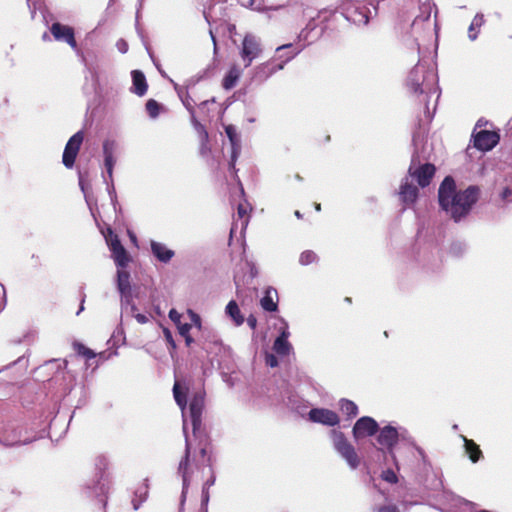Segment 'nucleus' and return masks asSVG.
Masks as SVG:
<instances>
[{
    "instance_id": "obj_1",
    "label": "nucleus",
    "mask_w": 512,
    "mask_h": 512,
    "mask_svg": "<svg viewBox=\"0 0 512 512\" xmlns=\"http://www.w3.org/2000/svg\"><path fill=\"white\" fill-rule=\"evenodd\" d=\"M479 195L480 188L476 185L457 192L453 177L446 176L439 186L438 202L442 210L458 223L469 215Z\"/></svg>"
},
{
    "instance_id": "obj_2",
    "label": "nucleus",
    "mask_w": 512,
    "mask_h": 512,
    "mask_svg": "<svg viewBox=\"0 0 512 512\" xmlns=\"http://www.w3.org/2000/svg\"><path fill=\"white\" fill-rule=\"evenodd\" d=\"M407 87L415 94L423 96L424 113L432 120L439 97L438 75L433 64L418 62L409 72Z\"/></svg>"
},
{
    "instance_id": "obj_3",
    "label": "nucleus",
    "mask_w": 512,
    "mask_h": 512,
    "mask_svg": "<svg viewBox=\"0 0 512 512\" xmlns=\"http://www.w3.org/2000/svg\"><path fill=\"white\" fill-rule=\"evenodd\" d=\"M173 396L174 399L181 409L182 417H183V431L185 434V437H187L186 434V425H187V415H186V409H187V398L186 394L181 390L180 385L176 382L173 386ZM194 472V467L190 463V445L188 442V438H186V445H185V454L183 458L181 459L179 466H178V474L182 478V492L180 497V508L179 512H183L184 504L187 497L188 488L191 482V477Z\"/></svg>"
},
{
    "instance_id": "obj_4",
    "label": "nucleus",
    "mask_w": 512,
    "mask_h": 512,
    "mask_svg": "<svg viewBox=\"0 0 512 512\" xmlns=\"http://www.w3.org/2000/svg\"><path fill=\"white\" fill-rule=\"evenodd\" d=\"M201 348L210 357L211 364L216 363L219 368H225L232 358L230 347L224 345L218 334L211 329L204 328Z\"/></svg>"
},
{
    "instance_id": "obj_5",
    "label": "nucleus",
    "mask_w": 512,
    "mask_h": 512,
    "mask_svg": "<svg viewBox=\"0 0 512 512\" xmlns=\"http://www.w3.org/2000/svg\"><path fill=\"white\" fill-rule=\"evenodd\" d=\"M109 464L108 458L105 455H99L95 459V467L97 473L95 478L85 483L83 487V494L88 498H97L99 502L106 506V494L108 486L104 482V472Z\"/></svg>"
},
{
    "instance_id": "obj_6",
    "label": "nucleus",
    "mask_w": 512,
    "mask_h": 512,
    "mask_svg": "<svg viewBox=\"0 0 512 512\" xmlns=\"http://www.w3.org/2000/svg\"><path fill=\"white\" fill-rule=\"evenodd\" d=\"M407 430L402 427H395L392 425H386L382 428L379 427L377 432V443L379 444L378 450L383 451L388 454L393 460L394 464L397 465L396 455L394 453V448L399 442V439H405V435Z\"/></svg>"
},
{
    "instance_id": "obj_7",
    "label": "nucleus",
    "mask_w": 512,
    "mask_h": 512,
    "mask_svg": "<svg viewBox=\"0 0 512 512\" xmlns=\"http://www.w3.org/2000/svg\"><path fill=\"white\" fill-rule=\"evenodd\" d=\"M330 437L332 439L333 448L344 459L347 465L355 470L360 465V457L358 456L355 447L347 440L343 432L338 430H331Z\"/></svg>"
},
{
    "instance_id": "obj_8",
    "label": "nucleus",
    "mask_w": 512,
    "mask_h": 512,
    "mask_svg": "<svg viewBox=\"0 0 512 512\" xmlns=\"http://www.w3.org/2000/svg\"><path fill=\"white\" fill-rule=\"evenodd\" d=\"M436 168L431 163H420L419 156L414 153L411 158V162L408 168L406 176L415 179L417 184L421 188H425L430 185L432 178L434 177Z\"/></svg>"
},
{
    "instance_id": "obj_9",
    "label": "nucleus",
    "mask_w": 512,
    "mask_h": 512,
    "mask_svg": "<svg viewBox=\"0 0 512 512\" xmlns=\"http://www.w3.org/2000/svg\"><path fill=\"white\" fill-rule=\"evenodd\" d=\"M103 156H104V167L107 173L108 178L110 179V183L107 182L106 177L103 175L104 182L107 184V192L110 196L111 202L113 204L117 201L116 191L113 184V169L116 163L115 159V150H116V142L114 140H105L102 145Z\"/></svg>"
},
{
    "instance_id": "obj_10",
    "label": "nucleus",
    "mask_w": 512,
    "mask_h": 512,
    "mask_svg": "<svg viewBox=\"0 0 512 512\" xmlns=\"http://www.w3.org/2000/svg\"><path fill=\"white\" fill-rule=\"evenodd\" d=\"M301 51L302 48L296 49L294 52H291L282 62L277 64H275V59H271L256 66L253 70L252 80L258 83L265 82L273 74L284 69L285 65L294 59Z\"/></svg>"
},
{
    "instance_id": "obj_11",
    "label": "nucleus",
    "mask_w": 512,
    "mask_h": 512,
    "mask_svg": "<svg viewBox=\"0 0 512 512\" xmlns=\"http://www.w3.org/2000/svg\"><path fill=\"white\" fill-rule=\"evenodd\" d=\"M261 53L262 45L260 39L253 34L245 35L240 49V56L244 62V67H249Z\"/></svg>"
},
{
    "instance_id": "obj_12",
    "label": "nucleus",
    "mask_w": 512,
    "mask_h": 512,
    "mask_svg": "<svg viewBox=\"0 0 512 512\" xmlns=\"http://www.w3.org/2000/svg\"><path fill=\"white\" fill-rule=\"evenodd\" d=\"M83 140L84 132L82 130L76 132L69 138L68 142L65 145L62 156V163L66 168L70 169L74 166L76 157L83 143Z\"/></svg>"
},
{
    "instance_id": "obj_13",
    "label": "nucleus",
    "mask_w": 512,
    "mask_h": 512,
    "mask_svg": "<svg viewBox=\"0 0 512 512\" xmlns=\"http://www.w3.org/2000/svg\"><path fill=\"white\" fill-rule=\"evenodd\" d=\"M225 133L229 139V142L231 144V159L229 162V170L233 171L235 174V178L239 180L237 176V169H236V161L241 153V138L239 134L237 133L236 127L233 125H227L225 126ZM240 182V181H238ZM241 184V183H239ZM241 193H244V189L242 185H240Z\"/></svg>"
},
{
    "instance_id": "obj_14",
    "label": "nucleus",
    "mask_w": 512,
    "mask_h": 512,
    "mask_svg": "<svg viewBox=\"0 0 512 512\" xmlns=\"http://www.w3.org/2000/svg\"><path fill=\"white\" fill-rule=\"evenodd\" d=\"M324 33V27H319L315 17H311L306 26L300 31L297 36L298 42L302 43L298 45V48L302 50L317 41Z\"/></svg>"
},
{
    "instance_id": "obj_15",
    "label": "nucleus",
    "mask_w": 512,
    "mask_h": 512,
    "mask_svg": "<svg viewBox=\"0 0 512 512\" xmlns=\"http://www.w3.org/2000/svg\"><path fill=\"white\" fill-rule=\"evenodd\" d=\"M379 430V424L370 416H363L357 419L353 428V438L358 441L364 437L374 436Z\"/></svg>"
},
{
    "instance_id": "obj_16",
    "label": "nucleus",
    "mask_w": 512,
    "mask_h": 512,
    "mask_svg": "<svg viewBox=\"0 0 512 512\" xmlns=\"http://www.w3.org/2000/svg\"><path fill=\"white\" fill-rule=\"evenodd\" d=\"M307 416L310 422L328 427H334L340 422L338 414L327 408H312L308 411Z\"/></svg>"
},
{
    "instance_id": "obj_17",
    "label": "nucleus",
    "mask_w": 512,
    "mask_h": 512,
    "mask_svg": "<svg viewBox=\"0 0 512 512\" xmlns=\"http://www.w3.org/2000/svg\"><path fill=\"white\" fill-rule=\"evenodd\" d=\"M50 32L55 40L67 43L78 55H80L75 39L74 29L72 27L63 25L60 22H54L50 27Z\"/></svg>"
},
{
    "instance_id": "obj_18",
    "label": "nucleus",
    "mask_w": 512,
    "mask_h": 512,
    "mask_svg": "<svg viewBox=\"0 0 512 512\" xmlns=\"http://www.w3.org/2000/svg\"><path fill=\"white\" fill-rule=\"evenodd\" d=\"M204 408V394L203 393H196L193 395V397L190 399L188 412H189V418L191 421L193 433L195 434L196 431L200 428L201 422H202V412Z\"/></svg>"
},
{
    "instance_id": "obj_19",
    "label": "nucleus",
    "mask_w": 512,
    "mask_h": 512,
    "mask_svg": "<svg viewBox=\"0 0 512 512\" xmlns=\"http://www.w3.org/2000/svg\"><path fill=\"white\" fill-rule=\"evenodd\" d=\"M474 147L480 151H490L497 146L500 136L497 132L489 130H480L473 134Z\"/></svg>"
},
{
    "instance_id": "obj_20",
    "label": "nucleus",
    "mask_w": 512,
    "mask_h": 512,
    "mask_svg": "<svg viewBox=\"0 0 512 512\" xmlns=\"http://www.w3.org/2000/svg\"><path fill=\"white\" fill-rule=\"evenodd\" d=\"M398 196L400 202L406 206H412L418 199L419 189L417 186L413 185L408 176H405L400 184Z\"/></svg>"
},
{
    "instance_id": "obj_21",
    "label": "nucleus",
    "mask_w": 512,
    "mask_h": 512,
    "mask_svg": "<svg viewBox=\"0 0 512 512\" xmlns=\"http://www.w3.org/2000/svg\"><path fill=\"white\" fill-rule=\"evenodd\" d=\"M150 247L153 256L161 263H168L175 256V252L161 242L151 240Z\"/></svg>"
},
{
    "instance_id": "obj_22",
    "label": "nucleus",
    "mask_w": 512,
    "mask_h": 512,
    "mask_svg": "<svg viewBox=\"0 0 512 512\" xmlns=\"http://www.w3.org/2000/svg\"><path fill=\"white\" fill-rule=\"evenodd\" d=\"M132 76V87L131 92L136 94L137 96H144L148 89V84L146 81V77L144 73L140 70H133L131 72Z\"/></svg>"
},
{
    "instance_id": "obj_23",
    "label": "nucleus",
    "mask_w": 512,
    "mask_h": 512,
    "mask_svg": "<svg viewBox=\"0 0 512 512\" xmlns=\"http://www.w3.org/2000/svg\"><path fill=\"white\" fill-rule=\"evenodd\" d=\"M278 298L277 290L268 287L265 290L264 296L260 300L261 307L267 312H275L278 310V304L274 299Z\"/></svg>"
},
{
    "instance_id": "obj_24",
    "label": "nucleus",
    "mask_w": 512,
    "mask_h": 512,
    "mask_svg": "<svg viewBox=\"0 0 512 512\" xmlns=\"http://www.w3.org/2000/svg\"><path fill=\"white\" fill-rule=\"evenodd\" d=\"M435 10V15L437 14L436 4L432 0H426L419 6V14L416 16L413 22V26H416L419 22L428 21L431 17V14Z\"/></svg>"
},
{
    "instance_id": "obj_25",
    "label": "nucleus",
    "mask_w": 512,
    "mask_h": 512,
    "mask_svg": "<svg viewBox=\"0 0 512 512\" xmlns=\"http://www.w3.org/2000/svg\"><path fill=\"white\" fill-rule=\"evenodd\" d=\"M460 437L464 442V449L469 459L473 463H477L483 457L482 451L480 450L479 446L473 440L468 439L463 435H461Z\"/></svg>"
},
{
    "instance_id": "obj_26",
    "label": "nucleus",
    "mask_w": 512,
    "mask_h": 512,
    "mask_svg": "<svg viewBox=\"0 0 512 512\" xmlns=\"http://www.w3.org/2000/svg\"><path fill=\"white\" fill-rule=\"evenodd\" d=\"M225 313L232 319L235 326H241L245 321V318L242 315L240 308L235 300L228 302L225 308Z\"/></svg>"
},
{
    "instance_id": "obj_27",
    "label": "nucleus",
    "mask_w": 512,
    "mask_h": 512,
    "mask_svg": "<svg viewBox=\"0 0 512 512\" xmlns=\"http://www.w3.org/2000/svg\"><path fill=\"white\" fill-rule=\"evenodd\" d=\"M240 76H241V70L236 66L231 67L223 78V82H222L223 88L225 90L232 89L238 82Z\"/></svg>"
},
{
    "instance_id": "obj_28",
    "label": "nucleus",
    "mask_w": 512,
    "mask_h": 512,
    "mask_svg": "<svg viewBox=\"0 0 512 512\" xmlns=\"http://www.w3.org/2000/svg\"><path fill=\"white\" fill-rule=\"evenodd\" d=\"M484 22H485V19H484V15L482 13H477L474 16V18L468 28V38L471 41H475L477 39L480 28L484 24Z\"/></svg>"
},
{
    "instance_id": "obj_29",
    "label": "nucleus",
    "mask_w": 512,
    "mask_h": 512,
    "mask_svg": "<svg viewBox=\"0 0 512 512\" xmlns=\"http://www.w3.org/2000/svg\"><path fill=\"white\" fill-rule=\"evenodd\" d=\"M117 289L119 292L132 290L130 273L125 268H117Z\"/></svg>"
},
{
    "instance_id": "obj_30",
    "label": "nucleus",
    "mask_w": 512,
    "mask_h": 512,
    "mask_svg": "<svg viewBox=\"0 0 512 512\" xmlns=\"http://www.w3.org/2000/svg\"><path fill=\"white\" fill-rule=\"evenodd\" d=\"M111 253L117 268H126L128 266L130 256L124 247L119 248V250H112Z\"/></svg>"
},
{
    "instance_id": "obj_31",
    "label": "nucleus",
    "mask_w": 512,
    "mask_h": 512,
    "mask_svg": "<svg viewBox=\"0 0 512 512\" xmlns=\"http://www.w3.org/2000/svg\"><path fill=\"white\" fill-rule=\"evenodd\" d=\"M293 350V347L289 341L276 339L273 343V351L276 355L284 357L289 355Z\"/></svg>"
},
{
    "instance_id": "obj_32",
    "label": "nucleus",
    "mask_w": 512,
    "mask_h": 512,
    "mask_svg": "<svg viewBox=\"0 0 512 512\" xmlns=\"http://www.w3.org/2000/svg\"><path fill=\"white\" fill-rule=\"evenodd\" d=\"M341 411L349 418L352 419L358 414V406L351 400L342 398L339 401Z\"/></svg>"
},
{
    "instance_id": "obj_33",
    "label": "nucleus",
    "mask_w": 512,
    "mask_h": 512,
    "mask_svg": "<svg viewBox=\"0 0 512 512\" xmlns=\"http://www.w3.org/2000/svg\"><path fill=\"white\" fill-rule=\"evenodd\" d=\"M175 90L177 91L178 93V96L180 97L183 105L185 106V108L188 110V112L190 114H193L195 113V110H194V100L192 99V97L188 94V92L186 91L184 93V89L182 87H178L177 84H175Z\"/></svg>"
},
{
    "instance_id": "obj_34",
    "label": "nucleus",
    "mask_w": 512,
    "mask_h": 512,
    "mask_svg": "<svg viewBox=\"0 0 512 512\" xmlns=\"http://www.w3.org/2000/svg\"><path fill=\"white\" fill-rule=\"evenodd\" d=\"M190 116H191L192 125L194 126L195 130L200 135L201 144H202L201 150L203 151L205 144L208 141V132L206 131L205 127L197 120L195 113L190 114Z\"/></svg>"
},
{
    "instance_id": "obj_35",
    "label": "nucleus",
    "mask_w": 512,
    "mask_h": 512,
    "mask_svg": "<svg viewBox=\"0 0 512 512\" xmlns=\"http://www.w3.org/2000/svg\"><path fill=\"white\" fill-rule=\"evenodd\" d=\"M105 239H106L107 245L109 246L110 251L119 250V248L124 247L122 245L118 235L115 234L111 228H108L107 235H105Z\"/></svg>"
},
{
    "instance_id": "obj_36",
    "label": "nucleus",
    "mask_w": 512,
    "mask_h": 512,
    "mask_svg": "<svg viewBox=\"0 0 512 512\" xmlns=\"http://www.w3.org/2000/svg\"><path fill=\"white\" fill-rule=\"evenodd\" d=\"M298 49V46L294 47L292 43L284 44L276 48L277 56L273 59L279 60L282 62L291 52H294Z\"/></svg>"
},
{
    "instance_id": "obj_37",
    "label": "nucleus",
    "mask_w": 512,
    "mask_h": 512,
    "mask_svg": "<svg viewBox=\"0 0 512 512\" xmlns=\"http://www.w3.org/2000/svg\"><path fill=\"white\" fill-rule=\"evenodd\" d=\"M289 405L293 410H295L299 415L304 416L306 414V411L309 407V403L307 401H304L302 399H289Z\"/></svg>"
},
{
    "instance_id": "obj_38",
    "label": "nucleus",
    "mask_w": 512,
    "mask_h": 512,
    "mask_svg": "<svg viewBox=\"0 0 512 512\" xmlns=\"http://www.w3.org/2000/svg\"><path fill=\"white\" fill-rule=\"evenodd\" d=\"M347 20L352 21L355 24L358 25H366L369 22V18L365 12V9L362 11H355V15H348L346 16Z\"/></svg>"
},
{
    "instance_id": "obj_39",
    "label": "nucleus",
    "mask_w": 512,
    "mask_h": 512,
    "mask_svg": "<svg viewBox=\"0 0 512 512\" xmlns=\"http://www.w3.org/2000/svg\"><path fill=\"white\" fill-rule=\"evenodd\" d=\"M318 260L317 254L312 250H305L300 254L299 263L303 266L312 264Z\"/></svg>"
},
{
    "instance_id": "obj_40",
    "label": "nucleus",
    "mask_w": 512,
    "mask_h": 512,
    "mask_svg": "<svg viewBox=\"0 0 512 512\" xmlns=\"http://www.w3.org/2000/svg\"><path fill=\"white\" fill-rule=\"evenodd\" d=\"M467 249L465 243L460 241H455L450 245L449 253L454 257H461Z\"/></svg>"
},
{
    "instance_id": "obj_41",
    "label": "nucleus",
    "mask_w": 512,
    "mask_h": 512,
    "mask_svg": "<svg viewBox=\"0 0 512 512\" xmlns=\"http://www.w3.org/2000/svg\"><path fill=\"white\" fill-rule=\"evenodd\" d=\"M146 110H147V113L149 114V116L152 119H155L159 116L160 104L154 99H149L146 102Z\"/></svg>"
},
{
    "instance_id": "obj_42",
    "label": "nucleus",
    "mask_w": 512,
    "mask_h": 512,
    "mask_svg": "<svg viewBox=\"0 0 512 512\" xmlns=\"http://www.w3.org/2000/svg\"><path fill=\"white\" fill-rule=\"evenodd\" d=\"M121 296V308L127 310L130 305L134 303L132 290L119 292Z\"/></svg>"
},
{
    "instance_id": "obj_43",
    "label": "nucleus",
    "mask_w": 512,
    "mask_h": 512,
    "mask_svg": "<svg viewBox=\"0 0 512 512\" xmlns=\"http://www.w3.org/2000/svg\"><path fill=\"white\" fill-rule=\"evenodd\" d=\"M147 491L138 490L135 493V497L132 499V506L134 510H138L143 502L146 500Z\"/></svg>"
},
{
    "instance_id": "obj_44",
    "label": "nucleus",
    "mask_w": 512,
    "mask_h": 512,
    "mask_svg": "<svg viewBox=\"0 0 512 512\" xmlns=\"http://www.w3.org/2000/svg\"><path fill=\"white\" fill-rule=\"evenodd\" d=\"M381 476L383 480L391 484H395L398 481L397 475L392 469L384 470Z\"/></svg>"
},
{
    "instance_id": "obj_45",
    "label": "nucleus",
    "mask_w": 512,
    "mask_h": 512,
    "mask_svg": "<svg viewBox=\"0 0 512 512\" xmlns=\"http://www.w3.org/2000/svg\"><path fill=\"white\" fill-rule=\"evenodd\" d=\"M188 315L190 316V319H191V322L192 324L197 328L199 329L200 331L203 332V328H202V321H201V317L196 313L194 312L193 310L189 309L188 310Z\"/></svg>"
},
{
    "instance_id": "obj_46",
    "label": "nucleus",
    "mask_w": 512,
    "mask_h": 512,
    "mask_svg": "<svg viewBox=\"0 0 512 512\" xmlns=\"http://www.w3.org/2000/svg\"><path fill=\"white\" fill-rule=\"evenodd\" d=\"M265 364L271 368H275L279 365L277 356L273 353L265 354Z\"/></svg>"
},
{
    "instance_id": "obj_47",
    "label": "nucleus",
    "mask_w": 512,
    "mask_h": 512,
    "mask_svg": "<svg viewBox=\"0 0 512 512\" xmlns=\"http://www.w3.org/2000/svg\"><path fill=\"white\" fill-rule=\"evenodd\" d=\"M373 510L374 512H400L399 508L393 504L375 507Z\"/></svg>"
},
{
    "instance_id": "obj_48",
    "label": "nucleus",
    "mask_w": 512,
    "mask_h": 512,
    "mask_svg": "<svg viewBox=\"0 0 512 512\" xmlns=\"http://www.w3.org/2000/svg\"><path fill=\"white\" fill-rule=\"evenodd\" d=\"M78 352H79V354L83 355L87 359H92L96 356V354L93 350L85 347L84 345L79 346Z\"/></svg>"
},
{
    "instance_id": "obj_49",
    "label": "nucleus",
    "mask_w": 512,
    "mask_h": 512,
    "mask_svg": "<svg viewBox=\"0 0 512 512\" xmlns=\"http://www.w3.org/2000/svg\"><path fill=\"white\" fill-rule=\"evenodd\" d=\"M163 334H164L165 340L169 344L170 348L173 350L176 349V343L174 341L171 331L169 329L165 328L163 330Z\"/></svg>"
},
{
    "instance_id": "obj_50",
    "label": "nucleus",
    "mask_w": 512,
    "mask_h": 512,
    "mask_svg": "<svg viewBox=\"0 0 512 512\" xmlns=\"http://www.w3.org/2000/svg\"><path fill=\"white\" fill-rule=\"evenodd\" d=\"M178 332L182 337H185L186 335H189L190 330L192 328V325L189 323H181L177 326Z\"/></svg>"
},
{
    "instance_id": "obj_51",
    "label": "nucleus",
    "mask_w": 512,
    "mask_h": 512,
    "mask_svg": "<svg viewBox=\"0 0 512 512\" xmlns=\"http://www.w3.org/2000/svg\"><path fill=\"white\" fill-rule=\"evenodd\" d=\"M181 317L182 315L175 309H171L169 311V318L170 320L176 324V326H178L179 324H181Z\"/></svg>"
},
{
    "instance_id": "obj_52",
    "label": "nucleus",
    "mask_w": 512,
    "mask_h": 512,
    "mask_svg": "<svg viewBox=\"0 0 512 512\" xmlns=\"http://www.w3.org/2000/svg\"><path fill=\"white\" fill-rule=\"evenodd\" d=\"M289 336L290 332L288 330V324L285 323L284 326L280 328L279 335L276 337V339L288 341Z\"/></svg>"
},
{
    "instance_id": "obj_53",
    "label": "nucleus",
    "mask_w": 512,
    "mask_h": 512,
    "mask_svg": "<svg viewBox=\"0 0 512 512\" xmlns=\"http://www.w3.org/2000/svg\"><path fill=\"white\" fill-rule=\"evenodd\" d=\"M501 200L504 202H509L512 199V189L510 187L503 188L502 192L500 193Z\"/></svg>"
},
{
    "instance_id": "obj_54",
    "label": "nucleus",
    "mask_w": 512,
    "mask_h": 512,
    "mask_svg": "<svg viewBox=\"0 0 512 512\" xmlns=\"http://www.w3.org/2000/svg\"><path fill=\"white\" fill-rule=\"evenodd\" d=\"M209 488L203 487L202 488V495H201V505L202 507H207L209 502ZM205 511L207 512V508H205Z\"/></svg>"
},
{
    "instance_id": "obj_55",
    "label": "nucleus",
    "mask_w": 512,
    "mask_h": 512,
    "mask_svg": "<svg viewBox=\"0 0 512 512\" xmlns=\"http://www.w3.org/2000/svg\"><path fill=\"white\" fill-rule=\"evenodd\" d=\"M81 58H82V62L85 64L86 68L89 70V72L91 73V76L93 78V81L95 84H97L98 82V75H97V72L95 71L94 68L90 67L87 62H86V59L85 57L83 56V54H81Z\"/></svg>"
},
{
    "instance_id": "obj_56",
    "label": "nucleus",
    "mask_w": 512,
    "mask_h": 512,
    "mask_svg": "<svg viewBox=\"0 0 512 512\" xmlns=\"http://www.w3.org/2000/svg\"><path fill=\"white\" fill-rule=\"evenodd\" d=\"M116 47H117V49L119 50V52H121V53H123V54H124V53H126V52L128 51V44H127V42H126L125 40H123V39H120V40H118V41H117V43H116Z\"/></svg>"
},
{
    "instance_id": "obj_57",
    "label": "nucleus",
    "mask_w": 512,
    "mask_h": 512,
    "mask_svg": "<svg viewBox=\"0 0 512 512\" xmlns=\"http://www.w3.org/2000/svg\"><path fill=\"white\" fill-rule=\"evenodd\" d=\"M6 304V292L4 286L0 283V311Z\"/></svg>"
},
{
    "instance_id": "obj_58",
    "label": "nucleus",
    "mask_w": 512,
    "mask_h": 512,
    "mask_svg": "<svg viewBox=\"0 0 512 512\" xmlns=\"http://www.w3.org/2000/svg\"><path fill=\"white\" fill-rule=\"evenodd\" d=\"M246 322L247 325L253 330L257 327V318L253 314L247 317Z\"/></svg>"
},
{
    "instance_id": "obj_59",
    "label": "nucleus",
    "mask_w": 512,
    "mask_h": 512,
    "mask_svg": "<svg viewBox=\"0 0 512 512\" xmlns=\"http://www.w3.org/2000/svg\"><path fill=\"white\" fill-rule=\"evenodd\" d=\"M133 316L137 320V322L140 324H145L148 322V317L144 314L137 313V314H134Z\"/></svg>"
},
{
    "instance_id": "obj_60",
    "label": "nucleus",
    "mask_w": 512,
    "mask_h": 512,
    "mask_svg": "<svg viewBox=\"0 0 512 512\" xmlns=\"http://www.w3.org/2000/svg\"><path fill=\"white\" fill-rule=\"evenodd\" d=\"M79 186H80L82 192L85 195V200H86L87 204L90 206V198H89V196L86 193L85 186H84L83 179H82L81 175L79 176Z\"/></svg>"
},
{
    "instance_id": "obj_61",
    "label": "nucleus",
    "mask_w": 512,
    "mask_h": 512,
    "mask_svg": "<svg viewBox=\"0 0 512 512\" xmlns=\"http://www.w3.org/2000/svg\"><path fill=\"white\" fill-rule=\"evenodd\" d=\"M214 483H215V476L211 475V477L206 480V482L204 483L203 487L210 488L211 486L214 485Z\"/></svg>"
},
{
    "instance_id": "obj_62",
    "label": "nucleus",
    "mask_w": 512,
    "mask_h": 512,
    "mask_svg": "<svg viewBox=\"0 0 512 512\" xmlns=\"http://www.w3.org/2000/svg\"><path fill=\"white\" fill-rule=\"evenodd\" d=\"M237 212H238L239 217H241V218L244 217L247 213L246 208L242 204L238 205Z\"/></svg>"
},
{
    "instance_id": "obj_63",
    "label": "nucleus",
    "mask_w": 512,
    "mask_h": 512,
    "mask_svg": "<svg viewBox=\"0 0 512 512\" xmlns=\"http://www.w3.org/2000/svg\"><path fill=\"white\" fill-rule=\"evenodd\" d=\"M184 339L187 346H190L194 342V339L190 334L186 335Z\"/></svg>"
},
{
    "instance_id": "obj_64",
    "label": "nucleus",
    "mask_w": 512,
    "mask_h": 512,
    "mask_svg": "<svg viewBox=\"0 0 512 512\" xmlns=\"http://www.w3.org/2000/svg\"><path fill=\"white\" fill-rule=\"evenodd\" d=\"M416 449H417V452L419 453V455L422 457L423 461L425 462L426 461V456H425V453H424L423 449L420 448V447H417Z\"/></svg>"
}]
</instances>
